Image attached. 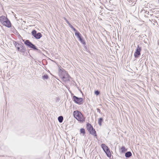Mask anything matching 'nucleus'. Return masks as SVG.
Segmentation results:
<instances>
[{
    "mask_svg": "<svg viewBox=\"0 0 159 159\" xmlns=\"http://www.w3.org/2000/svg\"><path fill=\"white\" fill-rule=\"evenodd\" d=\"M73 115L74 117L80 122L83 123L85 122V117L79 111L76 110L74 111Z\"/></svg>",
    "mask_w": 159,
    "mask_h": 159,
    "instance_id": "obj_1",
    "label": "nucleus"
},
{
    "mask_svg": "<svg viewBox=\"0 0 159 159\" xmlns=\"http://www.w3.org/2000/svg\"><path fill=\"white\" fill-rule=\"evenodd\" d=\"M14 44L18 51L23 53L25 52V47L21 44L15 42L14 43Z\"/></svg>",
    "mask_w": 159,
    "mask_h": 159,
    "instance_id": "obj_2",
    "label": "nucleus"
},
{
    "mask_svg": "<svg viewBox=\"0 0 159 159\" xmlns=\"http://www.w3.org/2000/svg\"><path fill=\"white\" fill-rule=\"evenodd\" d=\"M102 147L108 157H111V153L108 148L105 144H102Z\"/></svg>",
    "mask_w": 159,
    "mask_h": 159,
    "instance_id": "obj_3",
    "label": "nucleus"
},
{
    "mask_svg": "<svg viewBox=\"0 0 159 159\" xmlns=\"http://www.w3.org/2000/svg\"><path fill=\"white\" fill-rule=\"evenodd\" d=\"M102 147L108 157H111V153L108 148L105 144H102Z\"/></svg>",
    "mask_w": 159,
    "mask_h": 159,
    "instance_id": "obj_4",
    "label": "nucleus"
},
{
    "mask_svg": "<svg viewBox=\"0 0 159 159\" xmlns=\"http://www.w3.org/2000/svg\"><path fill=\"white\" fill-rule=\"evenodd\" d=\"M71 28L73 30L75 31V34L77 37L79 38V40L81 42H82L83 40L81 37V34L80 33L78 32L76 29L73 27V26L70 24H69Z\"/></svg>",
    "mask_w": 159,
    "mask_h": 159,
    "instance_id": "obj_5",
    "label": "nucleus"
},
{
    "mask_svg": "<svg viewBox=\"0 0 159 159\" xmlns=\"http://www.w3.org/2000/svg\"><path fill=\"white\" fill-rule=\"evenodd\" d=\"M32 35L36 39H39L42 37V34L40 33H36V31L33 30L32 32Z\"/></svg>",
    "mask_w": 159,
    "mask_h": 159,
    "instance_id": "obj_6",
    "label": "nucleus"
},
{
    "mask_svg": "<svg viewBox=\"0 0 159 159\" xmlns=\"http://www.w3.org/2000/svg\"><path fill=\"white\" fill-rule=\"evenodd\" d=\"M141 50V48L139 47V46L138 45L137 48L134 53V56L135 57L137 58L140 55Z\"/></svg>",
    "mask_w": 159,
    "mask_h": 159,
    "instance_id": "obj_7",
    "label": "nucleus"
},
{
    "mask_svg": "<svg viewBox=\"0 0 159 159\" xmlns=\"http://www.w3.org/2000/svg\"><path fill=\"white\" fill-rule=\"evenodd\" d=\"M25 44L27 46L33 48L34 49H36L37 48L34 45L32 44L29 40H26L25 42Z\"/></svg>",
    "mask_w": 159,
    "mask_h": 159,
    "instance_id": "obj_8",
    "label": "nucleus"
},
{
    "mask_svg": "<svg viewBox=\"0 0 159 159\" xmlns=\"http://www.w3.org/2000/svg\"><path fill=\"white\" fill-rule=\"evenodd\" d=\"M73 98L74 101L75 103L79 104H80L82 103V102L83 101L82 98H78L75 96H73Z\"/></svg>",
    "mask_w": 159,
    "mask_h": 159,
    "instance_id": "obj_9",
    "label": "nucleus"
},
{
    "mask_svg": "<svg viewBox=\"0 0 159 159\" xmlns=\"http://www.w3.org/2000/svg\"><path fill=\"white\" fill-rule=\"evenodd\" d=\"M1 22L4 25L7 27H11V23L10 20H1Z\"/></svg>",
    "mask_w": 159,
    "mask_h": 159,
    "instance_id": "obj_10",
    "label": "nucleus"
},
{
    "mask_svg": "<svg viewBox=\"0 0 159 159\" xmlns=\"http://www.w3.org/2000/svg\"><path fill=\"white\" fill-rule=\"evenodd\" d=\"M90 133L92 134L93 135L97 137V134H96V131H95V129L93 128H92L89 131Z\"/></svg>",
    "mask_w": 159,
    "mask_h": 159,
    "instance_id": "obj_11",
    "label": "nucleus"
},
{
    "mask_svg": "<svg viewBox=\"0 0 159 159\" xmlns=\"http://www.w3.org/2000/svg\"><path fill=\"white\" fill-rule=\"evenodd\" d=\"M127 151V149L125 147L122 146L119 149V151L121 153H124Z\"/></svg>",
    "mask_w": 159,
    "mask_h": 159,
    "instance_id": "obj_12",
    "label": "nucleus"
},
{
    "mask_svg": "<svg viewBox=\"0 0 159 159\" xmlns=\"http://www.w3.org/2000/svg\"><path fill=\"white\" fill-rule=\"evenodd\" d=\"M86 127L87 129L89 131L92 128H93L91 125L89 123H87V124Z\"/></svg>",
    "mask_w": 159,
    "mask_h": 159,
    "instance_id": "obj_13",
    "label": "nucleus"
},
{
    "mask_svg": "<svg viewBox=\"0 0 159 159\" xmlns=\"http://www.w3.org/2000/svg\"><path fill=\"white\" fill-rule=\"evenodd\" d=\"M132 156V153L130 152H128L125 154V156L126 157H129Z\"/></svg>",
    "mask_w": 159,
    "mask_h": 159,
    "instance_id": "obj_14",
    "label": "nucleus"
},
{
    "mask_svg": "<svg viewBox=\"0 0 159 159\" xmlns=\"http://www.w3.org/2000/svg\"><path fill=\"white\" fill-rule=\"evenodd\" d=\"M58 120L60 123H61L63 120V118L62 116H60L58 117Z\"/></svg>",
    "mask_w": 159,
    "mask_h": 159,
    "instance_id": "obj_15",
    "label": "nucleus"
},
{
    "mask_svg": "<svg viewBox=\"0 0 159 159\" xmlns=\"http://www.w3.org/2000/svg\"><path fill=\"white\" fill-rule=\"evenodd\" d=\"M80 132L83 135H84L85 133V129L84 128H81L80 129Z\"/></svg>",
    "mask_w": 159,
    "mask_h": 159,
    "instance_id": "obj_16",
    "label": "nucleus"
},
{
    "mask_svg": "<svg viewBox=\"0 0 159 159\" xmlns=\"http://www.w3.org/2000/svg\"><path fill=\"white\" fill-rule=\"evenodd\" d=\"M103 121V119L102 118H100L98 120V124L99 125L101 126L102 125V123Z\"/></svg>",
    "mask_w": 159,
    "mask_h": 159,
    "instance_id": "obj_17",
    "label": "nucleus"
},
{
    "mask_svg": "<svg viewBox=\"0 0 159 159\" xmlns=\"http://www.w3.org/2000/svg\"><path fill=\"white\" fill-rule=\"evenodd\" d=\"M42 77L43 80L48 79V75L46 74L43 76Z\"/></svg>",
    "mask_w": 159,
    "mask_h": 159,
    "instance_id": "obj_18",
    "label": "nucleus"
},
{
    "mask_svg": "<svg viewBox=\"0 0 159 159\" xmlns=\"http://www.w3.org/2000/svg\"><path fill=\"white\" fill-rule=\"evenodd\" d=\"M2 19L5 20L6 17L4 16H2L0 17V20H2Z\"/></svg>",
    "mask_w": 159,
    "mask_h": 159,
    "instance_id": "obj_19",
    "label": "nucleus"
},
{
    "mask_svg": "<svg viewBox=\"0 0 159 159\" xmlns=\"http://www.w3.org/2000/svg\"><path fill=\"white\" fill-rule=\"evenodd\" d=\"M99 92L98 91V90H97V91H96L95 92V94L97 95H98L99 94Z\"/></svg>",
    "mask_w": 159,
    "mask_h": 159,
    "instance_id": "obj_20",
    "label": "nucleus"
}]
</instances>
